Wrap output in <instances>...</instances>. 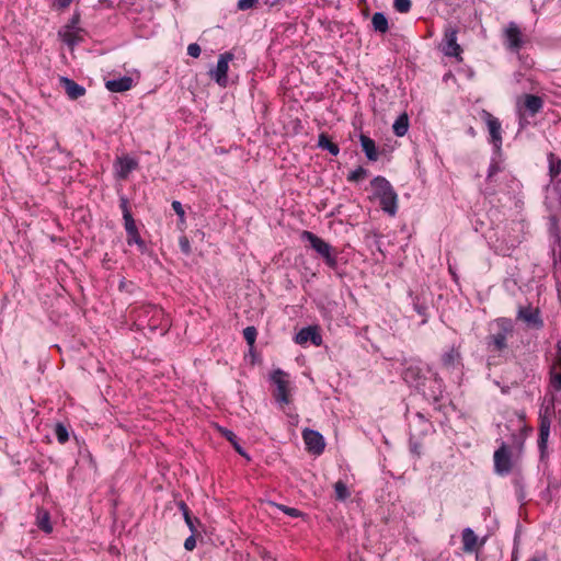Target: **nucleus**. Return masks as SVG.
<instances>
[{
  "instance_id": "nucleus-1",
  "label": "nucleus",
  "mask_w": 561,
  "mask_h": 561,
  "mask_svg": "<svg viewBox=\"0 0 561 561\" xmlns=\"http://www.w3.org/2000/svg\"><path fill=\"white\" fill-rule=\"evenodd\" d=\"M374 196L379 199L381 209L389 216H394L398 210V194L391 183L383 176H375L370 181Z\"/></svg>"
},
{
  "instance_id": "nucleus-2",
  "label": "nucleus",
  "mask_w": 561,
  "mask_h": 561,
  "mask_svg": "<svg viewBox=\"0 0 561 561\" xmlns=\"http://www.w3.org/2000/svg\"><path fill=\"white\" fill-rule=\"evenodd\" d=\"M301 239L309 242L310 248L317 252L329 268L334 271L337 268L339 251L334 247L308 230L301 232Z\"/></svg>"
},
{
  "instance_id": "nucleus-3",
  "label": "nucleus",
  "mask_w": 561,
  "mask_h": 561,
  "mask_svg": "<svg viewBox=\"0 0 561 561\" xmlns=\"http://www.w3.org/2000/svg\"><path fill=\"white\" fill-rule=\"evenodd\" d=\"M119 207L123 214L124 227L127 233V244H136L141 253H145L148 248L145 240L140 237L135 219L129 209V202L126 196L119 197Z\"/></svg>"
},
{
  "instance_id": "nucleus-4",
  "label": "nucleus",
  "mask_w": 561,
  "mask_h": 561,
  "mask_svg": "<svg viewBox=\"0 0 561 561\" xmlns=\"http://www.w3.org/2000/svg\"><path fill=\"white\" fill-rule=\"evenodd\" d=\"M499 331L485 337L486 348L491 352L502 353L507 345V336L513 333L514 327L510 318H499L495 320Z\"/></svg>"
},
{
  "instance_id": "nucleus-5",
  "label": "nucleus",
  "mask_w": 561,
  "mask_h": 561,
  "mask_svg": "<svg viewBox=\"0 0 561 561\" xmlns=\"http://www.w3.org/2000/svg\"><path fill=\"white\" fill-rule=\"evenodd\" d=\"M270 380L276 386L273 397L280 405L291 402L289 389V375L280 368L274 369L270 375Z\"/></svg>"
},
{
  "instance_id": "nucleus-6",
  "label": "nucleus",
  "mask_w": 561,
  "mask_h": 561,
  "mask_svg": "<svg viewBox=\"0 0 561 561\" xmlns=\"http://www.w3.org/2000/svg\"><path fill=\"white\" fill-rule=\"evenodd\" d=\"M482 119L488 126L490 142L493 146L494 153L499 156L501 154L503 142L501 122L485 110L482 111Z\"/></svg>"
},
{
  "instance_id": "nucleus-7",
  "label": "nucleus",
  "mask_w": 561,
  "mask_h": 561,
  "mask_svg": "<svg viewBox=\"0 0 561 561\" xmlns=\"http://www.w3.org/2000/svg\"><path fill=\"white\" fill-rule=\"evenodd\" d=\"M494 471L501 477L511 473L513 469L512 451L506 443L502 442L501 446L494 451Z\"/></svg>"
},
{
  "instance_id": "nucleus-8",
  "label": "nucleus",
  "mask_w": 561,
  "mask_h": 561,
  "mask_svg": "<svg viewBox=\"0 0 561 561\" xmlns=\"http://www.w3.org/2000/svg\"><path fill=\"white\" fill-rule=\"evenodd\" d=\"M234 55L231 51H226L220 54L217 60V66L215 69L209 71L210 78L220 87H226L228 83V70L229 62L233 60Z\"/></svg>"
},
{
  "instance_id": "nucleus-9",
  "label": "nucleus",
  "mask_w": 561,
  "mask_h": 561,
  "mask_svg": "<svg viewBox=\"0 0 561 561\" xmlns=\"http://www.w3.org/2000/svg\"><path fill=\"white\" fill-rule=\"evenodd\" d=\"M420 392H422L423 397L434 405L435 410H440V405L438 403L443 397L444 381L438 374H434L428 389L423 387Z\"/></svg>"
},
{
  "instance_id": "nucleus-10",
  "label": "nucleus",
  "mask_w": 561,
  "mask_h": 561,
  "mask_svg": "<svg viewBox=\"0 0 561 561\" xmlns=\"http://www.w3.org/2000/svg\"><path fill=\"white\" fill-rule=\"evenodd\" d=\"M403 380L410 386L420 391L425 387L426 376L419 364H409L402 371Z\"/></svg>"
},
{
  "instance_id": "nucleus-11",
  "label": "nucleus",
  "mask_w": 561,
  "mask_h": 561,
  "mask_svg": "<svg viewBox=\"0 0 561 561\" xmlns=\"http://www.w3.org/2000/svg\"><path fill=\"white\" fill-rule=\"evenodd\" d=\"M504 43L508 50L518 53L524 46L520 28L515 22H510L504 31Z\"/></svg>"
},
{
  "instance_id": "nucleus-12",
  "label": "nucleus",
  "mask_w": 561,
  "mask_h": 561,
  "mask_svg": "<svg viewBox=\"0 0 561 561\" xmlns=\"http://www.w3.org/2000/svg\"><path fill=\"white\" fill-rule=\"evenodd\" d=\"M302 438L306 445V449L314 455H320L325 448V442L323 435L311 428H305L302 431Z\"/></svg>"
},
{
  "instance_id": "nucleus-13",
  "label": "nucleus",
  "mask_w": 561,
  "mask_h": 561,
  "mask_svg": "<svg viewBox=\"0 0 561 561\" xmlns=\"http://www.w3.org/2000/svg\"><path fill=\"white\" fill-rule=\"evenodd\" d=\"M517 319L523 320L528 327L536 330H541L545 325L540 310L538 308L534 309L531 306L519 307L517 311Z\"/></svg>"
},
{
  "instance_id": "nucleus-14",
  "label": "nucleus",
  "mask_w": 561,
  "mask_h": 561,
  "mask_svg": "<svg viewBox=\"0 0 561 561\" xmlns=\"http://www.w3.org/2000/svg\"><path fill=\"white\" fill-rule=\"evenodd\" d=\"M548 411V408L546 409ZM551 419L547 415V412L539 413V435H538V448L540 451V458L543 459L547 453L548 438L550 435Z\"/></svg>"
},
{
  "instance_id": "nucleus-15",
  "label": "nucleus",
  "mask_w": 561,
  "mask_h": 561,
  "mask_svg": "<svg viewBox=\"0 0 561 561\" xmlns=\"http://www.w3.org/2000/svg\"><path fill=\"white\" fill-rule=\"evenodd\" d=\"M295 342L299 345L310 342L314 346H320L323 341L319 328L317 325H309L299 330L295 335Z\"/></svg>"
},
{
  "instance_id": "nucleus-16",
  "label": "nucleus",
  "mask_w": 561,
  "mask_h": 561,
  "mask_svg": "<svg viewBox=\"0 0 561 561\" xmlns=\"http://www.w3.org/2000/svg\"><path fill=\"white\" fill-rule=\"evenodd\" d=\"M458 31L454 27H448L444 34V47L443 51L446 56L458 57L462 51L460 45L457 43Z\"/></svg>"
},
{
  "instance_id": "nucleus-17",
  "label": "nucleus",
  "mask_w": 561,
  "mask_h": 561,
  "mask_svg": "<svg viewBox=\"0 0 561 561\" xmlns=\"http://www.w3.org/2000/svg\"><path fill=\"white\" fill-rule=\"evenodd\" d=\"M59 82L71 100H77L85 94V88L68 77H60Z\"/></svg>"
},
{
  "instance_id": "nucleus-18",
  "label": "nucleus",
  "mask_w": 561,
  "mask_h": 561,
  "mask_svg": "<svg viewBox=\"0 0 561 561\" xmlns=\"http://www.w3.org/2000/svg\"><path fill=\"white\" fill-rule=\"evenodd\" d=\"M461 353L459 347L451 346L448 351L442 354L440 363L444 368L450 370L455 369L457 365L461 364Z\"/></svg>"
},
{
  "instance_id": "nucleus-19",
  "label": "nucleus",
  "mask_w": 561,
  "mask_h": 561,
  "mask_svg": "<svg viewBox=\"0 0 561 561\" xmlns=\"http://www.w3.org/2000/svg\"><path fill=\"white\" fill-rule=\"evenodd\" d=\"M410 297L412 298V306H413L414 311L423 318L422 324L427 323L428 317H430V314H428L430 307H428L427 298L424 295H413L412 293H410Z\"/></svg>"
},
{
  "instance_id": "nucleus-20",
  "label": "nucleus",
  "mask_w": 561,
  "mask_h": 561,
  "mask_svg": "<svg viewBox=\"0 0 561 561\" xmlns=\"http://www.w3.org/2000/svg\"><path fill=\"white\" fill-rule=\"evenodd\" d=\"M105 87L111 92H125L133 87V78L124 76L118 79L107 80Z\"/></svg>"
},
{
  "instance_id": "nucleus-21",
  "label": "nucleus",
  "mask_w": 561,
  "mask_h": 561,
  "mask_svg": "<svg viewBox=\"0 0 561 561\" xmlns=\"http://www.w3.org/2000/svg\"><path fill=\"white\" fill-rule=\"evenodd\" d=\"M359 141L366 158L369 161H377L379 158V153L375 140L364 134H360Z\"/></svg>"
},
{
  "instance_id": "nucleus-22",
  "label": "nucleus",
  "mask_w": 561,
  "mask_h": 561,
  "mask_svg": "<svg viewBox=\"0 0 561 561\" xmlns=\"http://www.w3.org/2000/svg\"><path fill=\"white\" fill-rule=\"evenodd\" d=\"M524 99V107L529 113V115L535 116L542 110L543 99L541 96L535 94H525Z\"/></svg>"
},
{
  "instance_id": "nucleus-23",
  "label": "nucleus",
  "mask_w": 561,
  "mask_h": 561,
  "mask_svg": "<svg viewBox=\"0 0 561 561\" xmlns=\"http://www.w3.org/2000/svg\"><path fill=\"white\" fill-rule=\"evenodd\" d=\"M117 163L119 165L118 178L126 179L131 171L137 169L138 162L129 157L118 158Z\"/></svg>"
},
{
  "instance_id": "nucleus-24",
  "label": "nucleus",
  "mask_w": 561,
  "mask_h": 561,
  "mask_svg": "<svg viewBox=\"0 0 561 561\" xmlns=\"http://www.w3.org/2000/svg\"><path fill=\"white\" fill-rule=\"evenodd\" d=\"M417 426L416 435L424 436L426 435L430 430L433 427L432 423L424 416L423 413L417 412L414 417V423L410 425L411 432L413 431V427Z\"/></svg>"
},
{
  "instance_id": "nucleus-25",
  "label": "nucleus",
  "mask_w": 561,
  "mask_h": 561,
  "mask_svg": "<svg viewBox=\"0 0 561 561\" xmlns=\"http://www.w3.org/2000/svg\"><path fill=\"white\" fill-rule=\"evenodd\" d=\"M221 435L233 446L234 450L242 457H245L248 460L250 459L249 455L245 453L243 447L239 444V439L237 435L225 427H219Z\"/></svg>"
},
{
  "instance_id": "nucleus-26",
  "label": "nucleus",
  "mask_w": 561,
  "mask_h": 561,
  "mask_svg": "<svg viewBox=\"0 0 561 561\" xmlns=\"http://www.w3.org/2000/svg\"><path fill=\"white\" fill-rule=\"evenodd\" d=\"M36 525L45 534H50L53 531V525H51V522H50V514H49L48 511H46V510H38Z\"/></svg>"
},
{
  "instance_id": "nucleus-27",
  "label": "nucleus",
  "mask_w": 561,
  "mask_h": 561,
  "mask_svg": "<svg viewBox=\"0 0 561 561\" xmlns=\"http://www.w3.org/2000/svg\"><path fill=\"white\" fill-rule=\"evenodd\" d=\"M409 129V117L407 113L400 114L392 125L393 134L398 137H403Z\"/></svg>"
},
{
  "instance_id": "nucleus-28",
  "label": "nucleus",
  "mask_w": 561,
  "mask_h": 561,
  "mask_svg": "<svg viewBox=\"0 0 561 561\" xmlns=\"http://www.w3.org/2000/svg\"><path fill=\"white\" fill-rule=\"evenodd\" d=\"M318 147L322 150H328L332 156H337L340 153L339 145L332 142L325 133H321L319 135Z\"/></svg>"
},
{
  "instance_id": "nucleus-29",
  "label": "nucleus",
  "mask_w": 561,
  "mask_h": 561,
  "mask_svg": "<svg viewBox=\"0 0 561 561\" xmlns=\"http://www.w3.org/2000/svg\"><path fill=\"white\" fill-rule=\"evenodd\" d=\"M477 540L478 538L470 527H467L462 530V549L465 552H472L476 548Z\"/></svg>"
},
{
  "instance_id": "nucleus-30",
  "label": "nucleus",
  "mask_w": 561,
  "mask_h": 561,
  "mask_svg": "<svg viewBox=\"0 0 561 561\" xmlns=\"http://www.w3.org/2000/svg\"><path fill=\"white\" fill-rule=\"evenodd\" d=\"M371 24L376 32L386 33L389 30L388 19L382 12L373 14Z\"/></svg>"
},
{
  "instance_id": "nucleus-31",
  "label": "nucleus",
  "mask_w": 561,
  "mask_h": 561,
  "mask_svg": "<svg viewBox=\"0 0 561 561\" xmlns=\"http://www.w3.org/2000/svg\"><path fill=\"white\" fill-rule=\"evenodd\" d=\"M178 507L182 512L185 524L192 533L196 531L195 523H199L197 518H193L191 515V510L186 505L184 501L178 502Z\"/></svg>"
},
{
  "instance_id": "nucleus-32",
  "label": "nucleus",
  "mask_w": 561,
  "mask_h": 561,
  "mask_svg": "<svg viewBox=\"0 0 561 561\" xmlns=\"http://www.w3.org/2000/svg\"><path fill=\"white\" fill-rule=\"evenodd\" d=\"M513 483L515 486L517 501L524 503L526 499V491L523 476L520 473H516Z\"/></svg>"
},
{
  "instance_id": "nucleus-33",
  "label": "nucleus",
  "mask_w": 561,
  "mask_h": 561,
  "mask_svg": "<svg viewBox=\"0 0 561 561\" xmlns=\"http://www.w3.org/2000/svg\"><path fill=\"white\" fill-rule=\"evenodd\" d=\"M549 161V175L551 179L557 178L561 173V159H556L554 153L548 154Z\"/></svg>"
},
{
  "instance_id": "nucleus-34",
  "label": "nucleus",
  "mask_w": 561,
  "mask_h": 561,
  "mask_svg": "<svg viewBox=\"0 0 561 561\" xmlns=\"http://www.w3.org/2000/svg\"><path fill=\"white\" fill-rule=\"evenodd\" d=\"M334 492L337 501H345L351 495L347 485L341 480L334 483Z\"/></svg>"
},
{
  "instance_id": "nucleus-35",
  "label": "nucleus",
  "mask_w": 561,
  "mask_h": 561,
  "mask_svg": "<svg viewBox=\"0 0 561 561\" xmlns=\"http://www.w3.org/2000/svg\"><path fill=\"white\" fill-rule=\"evenodd\" d=\"M55 436L60 444H65L69 440L68 428L62 423H57L54 430Z\"/></svg>"
},
{
  "instance_id": "nucleus-36",
  "label": "nucleus",
  "mask_w": 561,
  "mask_h": 561,
  "mask_svg": "<svg viewBox=\"0 0 561 561\" xmlns=\"http://www.w3.org/2000/svg\"><path fill=\"white\" fill-rule=\"evenodd\" d=\"M368 175V170L364 167H358L354 171L350 172L347 175L348 182H359L364 180Z\"/></svg>"
},
{
  "instance_id": "nucleus-37",
  "label": "nucleus",
  "mask_w": 561,
  "mask_h": 561,
  "mask_svg": "<svg viewBox=\"0 0 561 561\" xmlns=\"http://www.w3.org/2000/svg\"><path fill=\"white\" fill-rule=\"evenodd\" d=\"M270 504L275 506L276 508H278L279 511H282L283 513H285L286 515H288L290 517L297 518V517L304 516V513L295 507H289V506H286L283 504H277L274 502H271Z\"/></svg>"
},
{
  "instance_id": "nucleus-38",
  "label": "nucleus",
  "mask_w": 561,
  "mask_h": 561,
  "mask_svg": "<svg viewBox=\"0 0 561 561\" xmlns=\"http://www.w3.org/2000/svg\"><path fill=\"white\" fill-rule=\"evenodd\" d=\"M79 31H69L64 35V42L69 46H76L82 38L78 35Z\"/></svg>"
},
{
  "instance_id": "nucleus-39",
  "label": "nucleus",
  "mask_w": 561,
  "mask_h": 561,
  "mask_svg": "<svg viewBox=\"0 0 561 561\" xmlns=\"http://www.w3.org/2000/svg\"><path fill=\"white\" fill-rule=\"evenodd\" d=\"M243 336H244V340L247 341V343L250 346H253L255 343L256 336H257V331H256L255 327H252V325L247 327L243 330Z\"/></svg>"
},
{
  "instance_id": "nucleus-40",
  "label": "nucleus",
  "mask_w": 561,
  "mask_h": 561,
  "mask_svg": "<svg viewBox=\"0 0 561 561\" xmlns=\"http://www.w3.org/2000/svg\"><path fill=\"white\" fill-rule=\"evenodd\" d=\"M411 0H394L393 8L400 13H408L411 10Z\"/></svg>"
},
{
  "instance_id": "nucleus-41",
  "label": "nucleus",
  "mask_w": 561,
  "mask_h": 561,
  "mask_svg": "<svg viewBox=\"0 0 561 561\" xmlns=\"http://www.w3.org/2000/svg\"><path fill=\"white\" fill-rule=\"evenodd\" d=\"M171 206H172V209L175 211V214L179 216V222L184 224L185 222V211H184V208H183L181 202L173 201Z\"/></svg>"
},
{
  "instance_id": "nucleus-42",
  "label": "nucleus",
  "mask_w": 561,
  "mask_h": 561,
  "mask_svg": "<svg viewBox=\"0 0 561 561\" xmlns=\"http://www.w3.org/2000/svg\"><path fill=\"white\" fill-rule=\"evenodd\" d=\"M179 247L182 253L190 255L192 252L190 240L186 236H182L179 239Z\"/></svg>"
},
{
  "instance_id": "nucleus-43",
  "label": "nucleus",
  "mask_w": 561,
  "mask_h": 561,
  "mask_svg": "<svg viewBox=\"0 0 561 561\" xmlns=\"http://www.w3.org/2000/svg\"><path fill=\"white\" fill-rule=\"evenodd\" d=\"M80 23V13L79 12H75L72 14V16L69 19L66 27L69 30V31H81V28L78 27V24Z\"/></svg>"
},
{
  "instance_id": "nucleus-44",
  "label": "nucleus",
  "mask_w": 561,
  "mask_h": 561,
  "mask_svg": "<svg viewBox=\"0 0 561 561\" xmlns=\"http://www.w3.org/2000/svg\"><path fill=\"white\" fill-rule=\"evenodd\" d=\"M501 171L500 164L495 159H492L489 169H488V175L486 181H491L492 178L497 174Z\"/></svg>"
},
{
  "instance_id": "nucleus-45",
  "label": "nucleus",
  "mask_w": 561,
  "mask_h": 561,
  "mask_svg": "<svg viewBox=\"0 0 561 561\" xmlns=\"http://www.w3.org/2000/svg\"><path fill=\"white\" fill-rule=\"evenodd\" d=\"M259 0H238L237 7L241 11L252 9Z\"/></svg>"
},
{
  "instance_id": "nucleus-46",
  "label": "nucleus",
  "mask_w": 561,
  "mask_h": 561,
  "mask_svg": "<svg viewBox=\"0 0 561 561\" xmlns=\"http://www.w3.org/2000/svg\"><path fill=\"white\" fill-rule=\"evenodd\" d=\"M201 51V46L197 43H192L187 47V54L193 58L199 57Z\"/></svg>"
},
{
  "instance_id": "nucleus-47",
  "label": "nucleus",
  "mask_w": 561,
  "mask_h": 561,
  "mask_svg": "<svg viewBox=\"0 0 561 561\" xmlns=\"http://www.w3.org/2000/svg\"><path fill=\"white\" fill-rule=\"evenodd\" d=\"M414 436H415V434H414L413 432H411V434H410V440H409V442H410V450H411L413 454H415V455L420 456V454H421V453H420L421 444H420L419 442H415V440H414Z\"/></svg>"
},
{
  "instance_id": "nucleus-48",
  "label": "nucleus",
  "mask_w": 561,
  "mask_h": 561,
  "mask_svg": "<svg viewBox=\"0 0 561 561\" xmlns=\"http://www.w3.org/2000/svg\"><path fill=\"white\" fill-rule=\"evenodd\" d=\"M196 547V539H195V536H194V533H192L191 536H188L185 541H184V548L187 550V551H192L194 548Z\"/></svg>"
},
{
  "instance_id": "nucleus-49",
  "label": "nucleus",
  "mask_w": 561,
  "mask_h": 561,
  "mask_svg": "<svg viewBox=\"0 0 561 561\" xmlns=\"http://www.w3.org/2000/svg\"><path fill=\"white\" fill-rule=\"evenodd\" d=\"M551 385L554 388V390H561V374H553L551 376Z\"/></svg>"
},
{
  "instance_id": "nucleus-50",
  "label": "nucleus",
  "mask_w": 561,
  "mask_h": 561,
  "mask_svg": "<svg viewBox=\"0 0 561 561\" xmlns=\"http://www.w3.org/2000/svg\"><path fill=\"white\" fill-rule=\"evenodd\" d=\"M72 0H57V5L60 9L68 8L71 4Z\"/></svg>"
},
{
  "instance_id": "nucleus-51",
  "label": "nucleus",
  "mask_w": 561,
  "mask_h": 561,
  "mask_svg": "<svg viewBox=\"0 0 561 561\" xmlns=\"http://www.w3.org/2000/svg\"><path fill=\"white\" fill-rule=\"evenodd\" d=\"M528 561H547V556L546 554L535 556V557L530 558Z\"/></svg>"
},
{
  "instance_id": "nucleus-52",
  "label": "nucleus",
  "mask_w": 561,
  "mask_h": 561,
  "mask_svg": "<svg viewBox=\"0 0 561 561\" xmlns=\"http://www.w3.org/2000/svg\"><path fill=\"white\" fill-rule=\"evenodd\" d=\"M126 286H127V280L125 278H123L119 282L118 288H119V290H123V289H125Z\"/></svg>"
},
{
  "instance_id": "nucleus-53",
  "label": "nucleus",
  "mask_w": 561,
  "mask_h": 561,
  "mask_svg": "<svg viewBox=\"0 0 561 561\" xmlns=\"http://www.w3.org/2000/svg\"><path fill=\"white\" fill-rule=\"evenodd\" d=\"M54 148L57 149L59 152H65V150L60 147L59 142L55 140Z\"/></svg>"
},
{
  "instance_id": "nucleus-54",
  "label": "nucleus",
  "mask_w": 561,
  "mask_h": 561,
  "mask_svg": "<svg viewBox=\"0 0 561 561\" xmlns=\"http://www.w3.org/2000/svg\"><path fill=\"white\" fill-rule=\"evenodd\" d=\"M469 133H470L471 135H474V130H473V128H472V127L469 129Z\"/></svg>"
},
{
  "instance_id": "nucleus-55",
  "label": "nucleus",
  "mask_w": 561,
  "mask_h": 561,
  "mask_svg": "<svg viewBox=\"0 0 561 561\" xmlns=\"http://www.w3.org/2000/svg\"><path fill=\"white\" fill-rule=\"evenodd\" d=\"M557 347L561 350V342H558Z\"/></svg>"
}]
</instances>
